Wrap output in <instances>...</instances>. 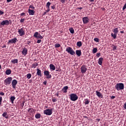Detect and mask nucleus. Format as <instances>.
I'll return each mask as SVG.
<instances>
[{"label": "nucleus", "mask_w": 126, "mask_h": 126, "mask_svg": "<svg viewBox=\"0 0 126 126\" xmlns=\"http://www.w3.org/2000/svg\"><path fill=\"white\" fill-rule=\"evenodd\" d=\"M115 88L118 91L123 90L124 89V85L123 83H118L116 85Z\"/></svg>", "instance_id": "obj_1"}, {"label": "nucleus", "mask_w": 126, "mask_h": 126, "mask_svg": "<svg viewBox=\"0 0 126 126\" xmlns=\"http://www.w3.org/2000/svg\"><path fill=\"white\" fill-rule=\"evenodd\" d=\"M66 52H67L68 54H70L71 56H74L75 55V52L71 48V47H68L66 49Z\"/></svg>", "instance_id": "obj_2"}, {"label": "nucleus", "mask_w": 126, "mask_h": 126, "mask_svg": "<svg viewBox=\"0 0 126 126\" xmlns=\"http://www.w3.org/2000/svg\"><path fill=\"white\" fill-rule=\"evenodd\" d=\"M78 98L76 94H71L70 95V99L72 101H76L78 99Z\"/></svg>", "instance_id": "obj_3"}, {"label": "nucleus", "mask_w": 126, "mask_h": 126, "mask_svg": "<svg viewBox=\"0 0 126 126\" xmlns=\"http://www.w3.org/2000/svg\"><path fill=\"white\" fill-rule=\"evenodd\" d=\"M52 111H53L52 109H47L44 110L43 113H44V114H45L46 115L50 116L52 114Z\"/></svg>", "instance_id": "obj_4"}, {"label": "nucleus", "mask_w": 126, "mask_h": 126, "mask_svg": "<svg viewBox=\"0 0 126 126\" xmlns=\"http://www.w3.org/2000/svg\"><path fill=\"white\" fill-rule=\"evenodd\" d=\"M13 79L11 77H8L4 80V83L5 85H10Z\"/></svg>", "instance_id": "obj_5"}, {"label": "nucleus", "mask_w": 126, "mask_h": 126, "mask_svg": "<svg viewBox=\"0 0 126 126\" xmlns=\"http://www.w3.org/2000/svg\"><path fill=\"white\" fill-rule=\"evenodd\" d=\"M18 32L20 36H23L25 35V30H24V28H22L20 29H18Z\"/></svg>", "instance_id": "obj_6"}, {"label": "nucleus", "mask_w": 126, "mask_h": 126, "mask_svg": "<svg viewBox=\"0 0 126 126\" xmlns=\"http://www.w3.org/2000/svg\"><path fill=\"white\" fill-rule=\"evenodd\" d=\"M87 70L86 65H83L81 67V72L82 74H85Z\"/></svg>", "instance_id": "obj_7"}, {"label": "nucleus", "mask_w": 126, "mask_h": 126, "mask_svg": "<svg viewBox=\"0 0 126 126\" xmlns=\"http://www.w3.org/2000/svg\"><path fill=\"white\" fill-rule=\"evenodd\" d=\"M10 24V22L8 20H3L0 23V26H8Z\"/></svg>", "instance_id": "obj_8"}, {"label": "nucleus", "mask_w": 126, "mask_h": 126, "mask_svg": "<svg viewBox=\"0 0 126 126\" xmlns=\"http://www.w3.org/2000/svg\"><path fill=\"white\" fill-rule=\"evenodd\" d=\"M28 112L30 113L31 115H33L35 114V109L32 108H30L28 109Z\"/></svg>", "instance_id": "obj_9"}, {"label": "nucleus", "mask_w": 126, "mask_h": 126, "mask_svg": "<svg viewBox=\"0 0 126 126\" xmlns=\"http://www.w3.org/2000/svg\"><path fill=\"white\" fill-rule=\"evenodd\" d=\"M16 42H17V38L15 37L12 39L9 40L8 44H15Z\"/></svg>", "instance_id": "obj_10"}, {"label": "nucleus", "mask_w": 126, "mask_h": 126, "mask_svg": "<svg viewBox=\"0 0 126 126\" xmlns=\"http://www.w3.org/2000/svg\"><path fill=\"white\" fill-rule=\"evenodd\" d=\"M82 20H83V23L84 24H86L88 23L90 21V19H89V18L88 17H83Z\"/></svg>", "instance_id": "obj_11"}, {"label": "nucleus", "mask_w": 126, "mask_h": 126, "mask_svg": "<svg viewBox=\"0 0 126 126\" xmlns=\"http://www.w3.org/2000/svg\"><path fill=\"white\" fill-rule=\"evenodd\" d=\"M16 85H17V80H16V79L13 80L12 82V85L13 89H15Z\"/></svg>", "instance_id": "obj_12"}, {"label": "nucleus", "mask_w": 126, "mask_h": 126, "mask_svg": "<svg viewBox=\"0 0 126 126\" xmlns=\"http://www.w3.org/2000/svg\"><path fill=\"white\" fill-rule=\"evenodd\" d=\"M22 53L23 55H24V56H26V55H27L28 53V50L27 49V48L25 47L23 49Z\"/></svg>", "instance_id": "obj_13"}, {"label": "nucleus", "mask_w": 126, "mask_h": 126, "mask_svg": "<svg viewBox=\"0 0 126 126\" xmlns=\"http://www.w3.org/2000/svg\"><path fill=\"white\" fill-rule=\"evenodd\" d=\"M96 95L99 98H103V95H102V94L100 92H98L97 91H96Z\"/></svg>", "instance_id": "obj_14"}, {"label": "nucleus", "mask_w": 126, "mask_h": 126, "mask_svg": "<svg viewBox=\"0 0 126 126\" xmlns=\"http://www.w3.org/2000/svg\"><path fill=\"white\" fill-rule=\"evenodd\" d=\"M36 70H37V72H36L37 75L40 77H42V71H41V70L38 68L36 69Z\"/></svg>", "instance_id": "obj_15"}, {"label": "nucleus", "mask_w": 126, "mask_h": 126, "mask_svg": "<svg viewBox=\"0 0 126 126\" xmlns=\"http://www.w3.org/2000/svg\"><path fill=\"white\" fill-rule=\"evenodd\" d=\"M50 5H51V2H48L46 3V6L47 7V12H49L50 11Z\"/></svg>", "instance_id": "obj_16"}, {"label": "nucleus", "mask_w": 126, "mask_h": 126, "mask_svg": "<svg viewBox=\"0 0 126 126\" xmlns=\"http://www.w3.org/2000/svg\"><path fill=\"white\" fill-rule=\"evenodd\" d=\"M2 116L3 118H5L6 119H8V114L7 112H5L4 113H3V114H2Z\"/></svg>", "instance_id": "obj_17"}, {"label": "nucleus", "mask_w": 126, "mask_h": 126, "mask_svg": "<svg viewBox=\"0 0 126 126\" xmlns=\"http://www.w3.org/2000/svg\"><path fill=\"white\" fill-rule=\"evenodd\" d=\"M76 54L78 57H80L81 56V50H77L76 51Z\"/></svg>", "instance_id": "obj_18"}, {"label": "nucleus", "mask_w": 126, "mask_h": 126, "mask_svg": "<svg viewBox=\"0 0 126 126\" xmlns=\"http://www.w3.org/2000/svg\"><path fill=\"white\" fill-rule=\"evenodd\" d=\"M103 61V58H100L99 59L98 61V63L99 65H101Z\"/></svg>", "instance_id": "obj_19"}, {"label": "nucleus", "mask_w": 126, "mask_h": 126, "mask_svg": "<svg viewBox=\"0 0 126 126\" xmlns=\"http://www.w3.org/2000/svg\"><path fill=\"white\" fill-rule=\"evenodd\" d=\"M29 13L30 15H33L35 13V11H34V10H31L30 9H29Z\"/></svg>", "instance_id": "obj_20"}, {"label": "nucleus", "mask_w": 126, "mask_h": 126, "mask_svg": "<svg viewBox=\"0 0 126 126\" xmlns=\"http://www.w3.org/2000/svg\"><path fill=\"white\" fill-rule=\"evenodd\" d=\"M11 63H13L14 64H15V63H18V60L17 59L12 60H11Z\"/></svg>", "instance_id": "obj_21"}, {"label": "nucleus", "mask_w": 126, "mask_h": 126, "mask_svg": "<svg viewBox=\"0 0 126 126\" xmlns=\"http://www.w3.org/2000/svg\"><path fill=\"white\" fill-rule=\"evenodd\" d=\"M12 71L11 69L6 70L5 71V73L7 75H9L11 74Z\"/></svg>", "instance_id": "obj_22"}, {"label": "nucleus", "mask_w": 126, "mask_h": 126, "mask_svg": "<svg viewBox=\"0 0 126 126\" xmlns=\"http://www.w3.org/2000/svg\"><path fill=\"white\" fill-rule=\"evenodd\" d=\"M35 118L36 119H39L41 118V114H40V113L36 114L35 115Z\"/></svg>", "instance_id": "obj_23"}, {"label": "nucleus", "mask_w": 126, "mask_h": 126, "mask_svg": "<svg viewBox=\"0 0 126 126\" xmlns=\"http://www.w3.org/2000/svg\"><path fill=\"white\" fill-rule=\"evenodd\" d=\"M49 66H50V68L51 70H55V69L56 68H55V66H54V64H50V65H49Z\"/></svg>", "instance_id": "obj_24"}, {"label": "nucleus", "mask_w": 126, "mask_h": 126, "mask_svg": "<svg viewBox=\"0 0 126 126\" xmlns=\"http://www.w3.org/2000/svg\"><path fill=\"white\" fill-rule=\"evenodd\" d=\"M10 101L11 102L12 104L14 103V101L15 100V97H14V96H12L10 97Z\"/></svg>", "instance_id": "obj_25"}, {"label": "nucleus", "mask_w": 126, "mask_h": 126, "mask_svg": "<svg viewBox=\"0 0 126 126\" xmlns=\"http://www.w3.org/2000/svg\"><path fill=\"white\" fill-rule=\"evenodd\" d=\"M68 86H64L62 89V91H64V93L65 94L67 93V90H68Z\"/></svg>", "instance_id": "obj_26"}, {"label": "nucleus", "mask_w": 126, "mask_h": 126, "mask_svg": "<svg viewBox=\"0 0 126 126\" xmlns=\"http://www.w3.org/2000/svg\"><path fill=\"white\" fill-rule=\"evenodd\" d=\"M113 32L116 33V34H118V32H119V30H118V28H116L115 29H114L113 30Z\"/></svg>", "instance_id": "obj_27"}, {"label": "nucleus", "mask_w": 126, "mask_h": 126, "mask_svg": "<svg viewBox=\"0 0 126 126\" xmlns=\"http://www.w3.org/2000/svg\"><path fill=\"white\" fill-rule=\"evenodd\" d=\"M84 102H85V105H87L89 104L90 103V101L88 100V98H86L84 100Z\"/></svg>", "instance_id": "obj_28"}, {"label": "nucleus", "mask_w": 126, "mask_h": 126, "mask_svg": "<svg viewBox=\"0 0 126 126\" xmlns=\"http://www.w3.org/2000/svg\"><path fill=\"white\" fill-rule=\"evenodd\" d=\"M82 44L81 41H78L77 42V47H81Z\"/></svg>", "instance_id": "obj_29"}, {"label": "nucleus", "mask_w": 126, "mask_h": 126, "mask_svg": "<svg viewBox=\"0 0 126 126\" xmlns=\"http://www.w3.org/2000/svg\"><path fill=\"white\" fill-rule=\"evenodd\" d=\"M32 77V75L31 73L27 74V78L28 79H30Z\"/></svg>", "instance_id": "obj_30"}, {"label": "nucleus", "mask_w": 126, "mask_h": 126, "mask_svg": "<svg viewBox=\"0 0 126 126\" xmlns=\"http://www.w3.org/2000/svg\"><path fill=\"white\" fill-rule=\"evenodd\" d=\"M117 33H111V36H112V37H113L114 39H116V37H117Z\"/></svg>", "instance_id": "obj_31"}, {"label": "nucleus", "mask_w": 126, "mask_h": 126, "mask_svg": "<svg viewBox=\"0 0 126 126\" xmlns=\"http://www.w3.org/2000/svg\"><path fill=\"white\" fill-rule=\"evenodd\" d=\"M36 66H38V63H33L32 65V67L35 68Z\"/></svg>", "instance_id": "obj_32"}, {"label": "nucleus", "mask_w": 126, "mask_h": 126, "mask_svg": "<svg viewBox=\"0 0 126 126\" xmlns=\"http://www.w3.org/2000/svg\"><path fill=\"white\" fill-rule=\"evenodd\" d=\"M46 76L47 79H51L52 77V76L51 74H50V73L48 75H47Z\"/></svg>", "instance_id": "obj_33"}, {"label": "nucleus", "mask_w": 126, "mask_h": 126, "mask_svg": "<svg viewBox=\"0 0 126 126\" xmlns=\"http://www.w3.org/2000/svg\"><path fill=\"white\" fill-rule=\"evenodd\" d=\"M69 30L70 32V33H71L72 34L74 33V30L73 28H71L69 29Z\"/></svg>", "instance_id": "obj_34"}, {"label": "nucleus", "mask_w": 126, "mask_h": 126, "mask_svg": "<svg viewBox=\"0 0 126 126\" xmlns=\"http://www.w3.org/2000/svg\"><path fill=\"white\" fill-rule=\"evenodd\" d=\"M97 51V49L96 48H94L93 50V54H95Z\"/></svg>", "instance_id": "obj_35"}, {"label": "nucleus", "mask_w": 126, "mask_h": 126, "mask_svg": "<svg viewBox=\"0 0 126 126\" xmlns=\"http://www.w3.org/2000/svg\"><path fill=\"white\" fill-rule=\"evenodd\" d=\"M49 73H49V71H48V70H45L44 72V74L45 76H46V75H48V74H49Z\"/></svg>", "instance_id": "obj_36"}, {"label": "nucleus", "mask_w": 126, "mask_h": 126, "mask_svg": "<svg viewBox=\"0 0 126 126\" xmlns=\"http://www.w3.org/2000/svg\"><path fill=\"white\" fill-rule=\"evenodd\" d=\"M55 48H60L61 47V45L59 43H56L55 45Z\"/></svg>", "instance_id": "obj_37"}, {"label": "nucleus", "mask_w": 126, "mask_h": 126, "mask_svg": "<svg viewBox=\"0 0 126 126\" xmlns=\"http://www.w3.org/2000/svg\"><path fill=\"white\" fill-rule=\"evenodd\" d=\"M39 35V33L38 32H35V33L34 34V36L36 38H37V37L38 36V35Z\"/></svg>", "instance_id": "obj_38"}, {"label": "nucleus", "mask_w": 126, "mask_h": 126, "mask_svg": "<svg viewBox=\"0 0 126 126\" xmlns=\"http://www.w3.org/2000/svg\"><path fill=\"white\" fill-rule=\"evenodd\" d=\"M94 41H95V42H96L97 43H98V42H99V39L97 37L94 38Z\"/></svg>", "instance_id": "obj_39"}, {"label": "nucleus", "mask_w": 126, "mask_h": 126, "mask_svg": "<svg viewBox=\"0 0 126 126\" xmlns=\"http://www.w3.org/2000/svg\"><path fill=\"white\" fill-rule=\"evenodd\" d=\"M52 100L53 101V103H55V102H56L57 100L56 99V98L55 97H53L52 99Z\"/></svg>", "instance_id": "obj_40"}, {"label": "nucleus", "mask_w": 126, "mask_h": 126, "mask_svg": "<svg viewBox=\"0 0 126 126\" xmlns=\"http://www.w3.org/2000/svg\"><path fill=\"white\" fill-rule=\"evenodd\" d=\"M37 38L39 39H42L43 38V36H42V35H41V34H38V35H37V37H36Z\"/></svg>", "instance_id": "obj_41"}, {"label": "nucleus", "mask_w": 126, "mask_h": 126, "mask_svg": "<svg viewBox=\"0 0 126 126\" xmlns=\"http://www.w3.org/2000/svg\"><path fill=\"white\" fill-rule=\"evenodd\" d=\"M0 95L1 96H4L5 95V93L2 92H0Z\"/></svg>", "instance_id": "obj_42"}, {"label": "nucleus", "mask_w": 126, "mask_h": 126, "mask_svg": "<svg viewBox=\"0 0 126 126\" xmlns=\"http://www.w3.org/2000/svg\"><path fill=\"white\" fill-rule=\"evenodd\" d=\"M2 101V97L0 96V105L1 104Z\"/></svg>", "instance_id": "obj_43"}, {"label": "nucleus", "mask_w": 126, "mask_h": 126, "mask_svg": "<svg viewBox=\"0 0 126 126\" xmlns=\"http://www.w3.org/2000/svg\"><path fill=\"white\" fill-rule=\"evenodd\" d=\"M113 51H115V50H116L117 49V46H115L114 45H113Z\"/></svg>", "instance_id": "obj_44"}, {"label": "nucleus", "mask_w": 126, "mask_h": 126, "mask_svg": "<svg viewBox=\"0 0 126 126\" xmlns=\"http://www.w3.org/2000/svg\"><path fill=\"white\" fill-rule=\"evenodd\" d=\"M24 21H25V19L23 18V19H21L20 20V22L21 23H23V22H24Z\"/></svg>", "instance_id": "obj_45"}, {"label": "nucleus", "mask_w": 126, "mask_h": 126, "mask_svg": "<svg viewBox=\"0 0 126 126\" xmlns=\"http://www.w3.org/2000/svg\"><path fill=\"white\" fill-rule=\"evenodd\" d=\"M41 42H42V40H41V39H38L37 41V44H40V43H41Z\"/></svg>", "instance_id": "obj_46"}, {"label": "nucleus", "mask_w": 126, "mask_h": 126, "mask_svg": "<svg viewBox=\"0 0 126 126\" xmlns=\"http://www.w3.org/2000/svg\"><path fill=\"white\" fill-rule=\"evenodd\" d=\"M24 103H25V102L23 101V102H22V103L21 104V106H22V107H23L24 106Z\"/></svg>", "instance_id": "obj_47"}, {"label": "nucleus", "mask_w": 126, "mask_h": 126, "mask_svg": "<svg viewBox=\"0 0 126 126\" xmlns=\"http://www.w3.org/2000/svg\"><path fill=\"white\" fill-rule=\"evenodd\" d=\"M66 0H61V1L62 2V3L63 4H64V3H65V1H66Z\"/></svg>", "instance_id": "obj_48"}, {"label": "nucleus", "mask_w": 126, "mask_h": 126, "mask_svg": "<svg viewBox=\"0 0 126 126\" xmlns=\"http://www.w3.org/2000/svg\"><path fill=\"white\" fill-rule=\"evenodd\" d=\"M30 8H32V9H35V7L34 6H33V5H31L29 7Z\"/></svg>", "instance_id": "obj_49"}, {"label": "nucleus", "mask_w": 126, "mask_h": 126, "mask_svg": "<svg viewBox=\"0 0 126 126\" xmlns=\"http://www.w3.org/2000/svg\"><path fill=\"white\" fill-rule=\"evenodd\" d=\"M100 56V53H97L96 54V56L97 57V58H99Z\"/></svg>", "instance_id": "obj_50"}, {"label": "nucleus", "mask_w": 126, "mask_h": 126, "mask_svg": "<svg viewBox=\"0 0 126 126\" xmlns=\"http://www.w3.org/2000/svg\"><path fill=\"white\" fill-rule=\"evenodd\" d=\"M124 108L125 110H126V102L124 104Z\"/></svg>", "instance_id": "obj_51"}, {"label": "nucleus", "mask_w": 126, "mask_h": 126, "mask_svg": "<svg viewBox=\"0 0 126 126\" xmlns=\"http://www.w3.org/2000/svg\"><path fill=\"white\" fill-rule=\"evenodd\" d=\"M4 13V12L2 11L1 10H0V15H1Z\"/></svg>", "instance_id": "obj_52"}, {"label": "nucleus", "mask_w": 126, "mask_h": 126, "mask_svg": "<svg viewBox=\"0 0 126 126\" xmlns=\"http://www.w3.org/2000/svg\"><path fill=\"white\" fill-rule=\"evenodd\" d=\"M26 15V14L25 13H21V16H25Z\"/></svg>", "instance_id": "obj_53"}, {"label": "nucleus", "mask_w": 126, "mask_h": 126, "mask_svg": "<svg viewBox=\"0 0 126 126\" xmlns=\"http://www.w3.org/2000/svg\"><path fill=\"white\" fill-rule=\"evenodd\" d=\"M126 8V4H125V5L124 6L123 9L125 10Z\"/></svg>", "instance_id": "obj_54"}, {"label": "nucleus", "mask_w": 126, "mask_h": 126, "mask_svg": "<svg viewBox=\"0 0 126 126\" xmlns=\"http://www.w3.org/2000/svg\"><path fill=\"white\" fill-rule=\"evenodd\" d=\"M111 98L112 99H115V96L112 95V96L111 97Z\"/></svg>", "instance_id": "obj_55"}, {"label": "nucleus", "mask_w": 126, "mask_h": 126, "mask_svg": "<svg viewBox=\"0 0 126 126\" xmlns=\"http://www.w3.org/2000/svg\"><path fill=\"white\" fill-rule=\"evenodd\" d=\"M48 12H47V10H46V11L45 12H44V13H43V15H45L46 14V13H48Z\"/></svg>", "instance_id": "obj_56"}, {"label": "nucleus", "mask_w": 126, "mask_h": 126, "mask_svg": "<svg viewBox=\"0 0 126 126\" xmlns=\"http://www.w3.org/2000/svg\"><path fill=\"white\" fill-rule=\"evenodd\" d=\"M51 8L53 9H54L55 8V6L54 5L53 6H51Z\"/></svg>", "instance_id": "obj_57"}, {"label": "nucleus", "mask_w": 126, "mask_h": 126, "mask_svg": "<svg viewBox=\"0 0 126 126\" xmlns=\"http://www.w3.org/2000/svg\"><path fill=\"white\" fill-rule=\"evenodd\" d=\"M46 83H47V82H46V81H44V82H43V84H44V85H46Z\"/></svg>", "instance_id": "obj_58"}, {"label": "nucleus", "mask_w": 126, "mask_h": 126, "mask_svg": "<svg viewBox=\"0 0 126 126\" xmlns=\"http://www.w3.org/2000/svg\"><path fill=\"white\" fill-rule=\"evenodd\" d=\"M13 0H7V2H11V1H12Z\"/></svg>", "instance_id": "obj_59"}, {"label": "nucleus", "mask_w": 126, "mask_h": 126, "mask_svg": "<svg viewBox=\"0 0 126 126\" xmlns=\"http://www.w3.org/2000/svg\"><path fill=\"white\" fill-rule=\"evenodd\" d=\"M78 9H80V10H81L82 9V7H78Z\"/></svg>", "instance_id": "obj_60"}, {"label": "nucleus", "mask_w": 126, "mask_h": 126, "mask_svg": "<svg viewBox=\"0 0 126 126\" xmlns=\"http://www.w3.org/2000/svg\"><path fill=\"white\" fill-rule=\"evenodd\" d=\"M89 1H91V2H94V0H90Z\"/></svg>", "instance_id": "obj_61"}, {"label": "nucleus", "mask_w": 126, "mask_h": 126, "mask_svg": "<svg viewBox=\"0 0 126 126\" xmlns=\"http://www.w3.org/2000/svg\"><path fill=\"white\" fill-rule=\"evenodd\" d=\"M120 32L124 33V31H121Z\"/></svg>", "instance_id": "obj_62"}, {"label": "nucleus", "mask_w": 126, "mask_h": 126, "mask_svg": "<svg viewBox=\"0 0 126 126\" xmlns=\"http://www.w3.org/2000/svg\"><path fill=\"white\" fill-rule=\"evenodd\" d=\"M30 43H31V42H30V41H28V45H29V44H30Z\"/></svg>", "instance_id": "obj_63"}, {"label": "nucleus", "mask_w": 126, "mask_h": 126, "mask_svg": "<svg viewBox=\"0 0 126 126\" xmlns=\"http://www.w3.org/2000/svg\"><path fill=\"white\" fill-rule=\"evenodd\" d=\"M1 65L0 64V70L1 69Z\"/></svg>", "instance_id": "obj_64"}]
</instances>
